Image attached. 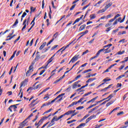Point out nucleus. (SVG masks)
I'll return each instance as SVG.
<instances>
[{
	"mask_svg": "<svg viewBox=\"0 0 128 128\" xmlns=\"http://www.w3.org/2000/svg\"><path fill=\"white\" fill-rule=\"evenodd\" d=\"M112 26V22H109L108 23L106 24L105 26H106V28H108V26Z\"/></svg>",
	"mask_w": 128,
	"mask_h": 128,
	"instance_id": "473e14b6",
	"label": "nucleus"
},
{
	"mask_svg": "<svg viewBox=\"0 0 128 128\" xmlns=\"http://www.w3.org/2000/svg\"><path fill=\"white\" fill-rule=\"evenodd\" d=\"M126 76V75H120L119 76H118L117 78H116V80H120V78H124Z\"/></svg>",
	"mask_w": 128,
	"mask_h": 128,
	"instance_id": "a211bd4d",
	"label": "nucleus"
},
{
	"mask_svg": "<svg viewBox=\"0 0 128 128\" xmlns=\"http://www.w3.org/2000/svg\"><path fill=\"white\" fill-rule=\"evenodd\" d=\"M82 77V75L79 74L75 78V80H78V78H80Z\"/></svg>",
	"mask_w": 128,
	"mask_h": 128,
	"instance_id": "ea45409f",
	"label": "nucleus"
},
{
	"mask_svg": "<svg viewBox=\"0 0 128 128\" xmlns=\"http://www.w3.org/2000/svg\"><path fill=\"white\" fill-rule=\"evenodd\" d=\"M74 42V40L72 41L68 45H67L64 48L62 51V52H64V50H65L66 48H68L70 46V44H72Z\"/></svg>",
	"mask_w": 128,
	"mask_h": 128,
	"instance_id": "9d476101",
	"label": "nucleus"
},
{
	"mask_svg": "<svg viewBox=\"0 0 128 128\" xmlns=\"http://www.w3.org/2000/svg\"><path fill=\"white\" fill-rule=\"evenodd\" d=\"M44 72H46V70H41L40 72V76H42V74H44Z\"/></svg>",
	"mask_w": 128,
	"mask_h": 128,
	"instance_id": "052dcab7",
	"label": "nucleus"
},
{
	"mask_svg": "<svg viewBox=\"0 0 128 128\" xmlns=\"http://www.w3.org/2000/svg\"><path fill=\"white\" fill-rule=\"evenodd\" d=\"M62 80L60 79V78H59L58 80H55L54 82V84H58V82Z\"/></svg>",
	"mask_w": 128,
	"mask_h": 128,
	"instance_id": "49530a36",
	"label": "nucleus"
},
{
	"mask_svg": "<svg viewBox=\"0 0 128 128\" xmlns=\"http://www.w3.org/2000/svg\"><path fill=\"white\" fill-rule=\"evenodd\" d=\"M106 10V8H102V10H100L98 11V14H102V12H104Z\"/></svg>",
	"mask_w": 128,
	"mask_h": 128,
	"instance_id": "ddd939ff",
	"label": "nucleus"
},
{
	"mask_svg": "<svg viewBox=\"0 0 128 128\" xmlns=\"http://www.w3.org/2000/svg\"><path fill=\"white\" fill-rule=\"evenodd\" d=\"M90 20H94V18H96V14H90Z\"/></svg>",
	"mask_w": 128,
	"mask_h": 128,
	"instance_id": "b1692460",
	"label": "nucleus"
},
{
	"mask_svg": "<svg viewBox=\"0 0 128 128\" xmlns=\"http://www.w3.org/2000/svg\"><path fill=\"white\" fill-rule=\"evenodd\" d=\"M30 17L28 16V18L26 20V24L27 26H28V22H30Z\"/></svg>",
	"mask_w": 128,
	"mask_h": 128,
	"instance_id": "a19ab883",
	"label": "nucleus"
},
{
	"mask_svg": "<svg viewBox=\"0 0 128 128\" xmlns=\"http://www.w3.org/2000/svg\"><path fill=\"white\" fill-rule=\"evenodd\" d=\"M124 20H126V15L124 16V17L123 18L122 20L120 21V22H124Z\"/></svg>",
	"mask_w": 128,
	"mask_h": 128,
	"instance_id": "6e6d98bb",
	"label": "nucleus"
},
{
	"mask_svg": "<svg viewBox=\"0 0 128 128\" xmlns=\"http://www.w3.org/2000/svg\"><path fill=\"white\" fill-rule=\"evenodd\" d=\"M86 24H84L81 26L79 29L80 32H82V30H84V28H86Z\"/></svg>",
	"mask_w": 128,
	"mask_h": 128,
	"instance_id": "39448f33",
	"label": "nucleus"
},
{
	"mask_svg": "<svg viewBox=\"0 0 128 128\" xmlns=\"http://www.w3.org/2000/svg\"><path fill=\"white\" fill-rule=\"evenodd\" d=\"M50 103L48 102V103H45L42 104V106H41L42 108H44V106H50Z\"/></svg>",
	"mask_w": 128,
	"mask_h": 128,
	"instance_id": "5701e85b",
	"label": "nucleus"
},
{
	"mask_svg": "<svg viewBox=\"0 0 128 128\" xmlns=\"http://www.w3.org/2000/svg\"><path fill=\"white\" fill-rule=\"evenodd\" d=\"M124 20H126V15L124 16V17L123 18L122 20L120 21V22H124Z\"/></svg>",
	"mask_w": 128,
	"mask_h": 128,
	"instance_id": "4d7b16f0",
	"label": "nucleus"
},
{
	"mask_svg": "<svg viewBox=\"0 0 128 128\" xmlns=\"http://www.w3.org/2000/svg\"><path fill=\"white\" fill-rule=\"evenodd\" d=\"M76 4L72 5V7L70 8V10H74V8H76Z\"/></svg>",
	"mask_w": 128,
	"mask_h": 128,
	"instance_id": "c03bdc74",
	"label": "nucleus"
},
{
	"mask_svg": "<svg viewBox=\"0 0 128 128\" xmlns=\"http://www.w3.org/2000/svg\"><path fill=\"white\" fill-rule=\"evenodd\" d=\"M7 94L8 96H12V91L7 92Z\"/></svg>",
	"mask_w": 128,
	"mask_h": 128,
	"instance_id": "0e129e2a",
	"label": "nucleus"
},
{
	"mask_svg": "<svg viewBox=\"0 0 128 128\" xmlns=\"http://www.w3.org/2000/svg\"><path fill=\"white\" fill-rule=\"evenodd\" d=\"M76 104H78L77 102H73L71 104L68 106V108H72V106H75Z\"/></svg>",
	"mask_w": 128,
	"mask_h": 128,
	"instance_id": "9b49d317",
	"label": "nucleus"
},
{
	"mask_svg": "<svg viewBox=\"0 0 128 128\" xmlns=\"http://www.w3.org/2000/svg\"><path fill=\"white\" fill-rule=\"evenodd\" d=\"M79 56H80V55H76V56H74L72 58V60H70V62L68 63V64H70V62L74 63V62H76V60H78V57Z\"/></svg>",
	"mask_w": 128,
	"mask_h": 128,
	"instance_id": "7ed1b4c3",
	"label": "nucleus"
},
{
	"mask_svg": "<svg viewBox=\"0 0 128 128\" xmlns=\"http://www.w3.org/2000/svg\"><path fill=\"white\" fill-rule=\"evenodd\" d=\"M112 6V2H110L105 6L104 8L107 10L108 8H110Z\"/></svg>",
	"mask_w": 128,
	"mask_h": 128,
	"instance_id": "f8f14e48",
	"label": "nucleus"
},
{
	"mask_svg": "<svg viewBox=\"0 0 128 128\" xmlns=\"http://www.w3.org/2000/svg\"><path fill=\"white\" fill-rule=\"evenodd\" d=\"M38 82H36V83L33 85V87H30V88H29V90H34V87L36 86V84H38Z\"/></svg>",
	"mask_w": 128,
	"mask_h": 128,
	"instance_id": "412c9836",
	"label": "nucleus"
},
{
	"mask_svg": "<svg viewBox=\"0 0 128 128\" xmlns=\"http://www.w3.org/2000/svg\"><path fill=\"white\" fill-rule=\"evenodd\" d=\"M32 44H34V38L32 39V40L30 42V46H32Z\"/></svg>",
	"mask_w": 128,
	"mask_h": 128,
	"instance_id": "e2e57ef3",
	"label": "nucleus"
},
{
	"mask_svg": "<svg viewBox=\"0 0 128 128\" xmlns=\"http://www.w3.org/2000/svg\"><path fill=\"white\" fill-rule=\"evenodd\" d=\"M26 14H26V12H24L23 13V14H22L21 18H24V16H26Z\"/></svg>",
	"mask_w": 128,
	"mask_h": 128,
	"instance_id": "69168bd1",
	"label": "nucleus"
},
{
	"mask_svg": "<svg viewBox=\"0 0 128 128\" xmlns=\"http://www.w3.org/2000/svg\"><path fill=\"white\" fill-rule=\"evenodd\" d=\"M30 10H31L30 13L32 14V12H34V11L36 10V8H34L32 6H31L30 7Z\"/></svg>",
	"mask_w": 128,
	"mask_h": 128,
	"instance_id": "cd10ccee",
	"label": "nucleus"
},
{
	"mask_svg": "<svg viewBox=\"0 0 128 128\" xmlns=\"http://www.w3.org/2000/svg\"><path fill=\"white\" fill-rule=\"evenodd\" d=\"M44 120L46 119H44V117H43L38 122H39L40 124H42V122H44Z\"/></svg>",
	"mask_w": 128,
	"mask_h": 128,
	"instance_id": "c85d7f7f",
	"label": "nucleus"
},
{
	"mask_svg": "<svg viewBox=\"0 0 128 128\" xmlns=\"http://www.w3.org/2000/svg\"><path fill=\"white\" fill-rule=\"evenodd\" d=\"M124 68V65L121 66L119 68L120 70H122Z\"/></svg>",
	"mask_w": 128,
	"mask_h": 128,
	"instance_id": "338daca9",
	"label": "nucleus"
},
{
	"mask_svg": "<svg viewBox=\"0 0 128 128\" xmlns=\"http://www.w3.org/2000/svg\"><path fill=\"white\" fill-rule=\"evenodd\" d=\"M42 88V84H39L36 87H34V90H38V88Z\"/></svg>",
	"mask_w": 128,
	"mask_h": 128,
	"instance_id": "4be33fe9",
	"label": "nucleus"
},
{
	"mask_svg": "<svg viewBox=\"0 0 128 128\" xmlns=\"http://www.w3.org/2000/svg\"><path fill=\"white\" fill-rule=\"evenodd\" d=\"M78 86V82H75L72 86V88H74Z\"/></svg>",
	"mask_w": 128,
	"mask_h": 128,
	"instance_id": "bb28decb",
	"label": "nucleus"
},
{
	"mask_svg": "<svg viewBox=\"0 0 128 128\" xmlns=\"http://www.w3.org/2000/svg\"><path fill=\"white\" fill-rule=\"evenodd\" d=\"M26 22H27L26 19H25L23 22L22 25L26 26Z\"/></svg>",
	"mask_w": 128,
	"mask_h": 128,
	"instance_id": "3c124183",
	"label": "nucleus"
},
{
	"mask_svg": "<svg viewBox=\"0 0 128 128\" xmlns=\"http://www.w3.org/2000/svg\"><path fill=\"white\" fill-rule=\"evenodd\" d=\"M40 58V54L36 55V58L34 60V62H38V60Z\"/></svg>",
	"mask_w": 128,
	"mask_h": 128,
	"instance_id": "6e6552de",
	"label": "nucleus"
},
{
	"mask_svg": "<svg viewBox=\"0 0 128 128\" xmlns=\"http://www.w3.org/2000/svg\"><path fill=\"white\" fill-rule=\"evenodd\" d=\"M26 120H24L22 122L20 123V126H22V128H24V126H26V124H24V122H26Z\"/></svg>",
	"mask_w": 128,
	"mask_h": 128,
	"instance_id": "4468645a",
	"label": "nucleus"
},
{
	"mask_svg": "<svg viewBox=\"0 0 128 128\" xmlns=\"http://www.w3.org/2000/svg\"><path fill=\"white\" fill-rule=\"evenodd\" d=\"M64 116V115L62 114L60 116L58 117V118H56L55 120V122H58V120H60V118H62Z\"/></svg>",
	"mask_w": 128,
	"mask_h": 128,
	"instance_id": "2eb2a0df",
	"label": "nucleus"
},
{
	"mask_svg": "<svg viewBox=\"0 0 128 128\" xmlns=\"http://www.w3.org/2000/svg\"><path fill=\"white\" fill-rule=\"evenodd\" d=\"M84 107V106H80L76 108V110H82Z\"/></svg>",
	"mask_w": 128,
	"mask_h": 128,
	"instance_id": "37998d69",
	"label": "nucleus"
},
{
	"mask_svg": "<svg viewBox=\"0 0 128 128\" xmlns=\"http://www.w3.org/2000/svg\"><path fill=\"white\" fill-rule=\"evenodd\" d=\"M92 72V69H88L84 71L82 73V74H86V72Z\"/></svg>",
	"mask_w": 128,
	"mask_h": 128,
	"instance_id": "2f4dec72",
	"label": "nucleus"
},
{
	"mask_svg": "<svg viewBox=\"0 0 128 128\" xmlns=\"http://www.w3.org/2000/svg\"><path fill=\"white\" fill-rule=\"evenodd\" d=\"M38 115H36V117H35V118H34V120H32V122H36V120H38Z\"/></svg>",
	"mask_w": 128,
	"mask_h": 128,
	"instance_id": "864d4df0",
	"label": "nucleus"
},
{
	"mask_svg": "<svg viewBox=\"0 0 128 128\" xmlns=\"http://www.w3.org/2000/svg\"><path fill=\"white\" fill-rule=\"evenodd\" d=\"M110 80H112V79L104 78V79L103 80V82H110Z\"/></svg>",
	"mask_w": 128,
	"mask_h": 128,
	"instance_id": "de8ad7c7",
	"label": "nucleus"
},
{
	"mask_svg": "<svg viewBox=\"0 0 128 128\" xmlns=\"http://www.w3.org/2000/svg\"><path fill=\"white\" fill-rule=\"evenodd\" d=\"M92 94V92H88L87 94H85L84 95V96H88V94Z\"/></svg>",
	"mask_w": 128,
	"mask_h": 128,
	"instance_id": "680f3d73",
	"label": "nucleus"
},
{
	"mask_svg": "<svg viewBox=\"0 0 128 128\" xmlns=\"http://www.w3.org/2000/svg\"><path fill=\"white\" fill-rule=\"evenodd\" d=\"M112 66H114V65L110 66L108 67V68H107L105 71H104L103 74H104V72H110V68H112Z\"/></svg>",
	"mask_w": 128,
	"mask_h": 128,
	"instance_id": "dca6fc26",
	"label": "nucleus"
},
{
	"mask_svg": "<svg viewBox=\"0 0 128 128\" xmlns=\"http://www.w3.org/2000/svg\"><path fill=\"white\" fill-rule=\"evenodd\" d=\"M94 118V114L90 116L88 118L90 119V120H92Z\"/></svg>",
	"mask_w": 128,
	"mask_h": 128,
	"instance_id": "09e8293b",
	"label": "nucleus"
},
{
	"mask_svg": "<svg viewBox=\"0 0 128 128\" xmlns=\"http://www.w3.org/2000/svg\"><path fill=\"white\" fill-rule=\"evenodd\" d=\"M32 116H34V114H31L26 119V120H28V118H32Z\"/></svg>",
	"mask_w": 128,
	"mask_h": 128,
	"instance_id": "4c0bfd02",
	"label": "nucleus"
},
{
	"mask_svg": "<svg viewBox=\"0 0 128 128\" xmlns=\"http://www.w3.org/2000/svg\"><path fill=\"white\" fill-rule=\"evenodd\" d=\"M78 114V112L73 113V114H72L71 116V118H72V116H76V114Z\"/></svg>",
	"mask_w": 128,
	"mask_h": 128,
	"instance_id": "a18cd8bd",
	"label": "nucleus"
},
{
	"mask_svg": "<svg viewBox=\"0 0 128 128\" xmlns=\"http://www.w3.org/2000/svg\"><path fill=\"white\" fill-rule=\"evenodd\" d=\"M74 122H76V120H72L68 121V122H67V124H72V123Z\"/></svg>",
	"mask_w": 128,
	"mask_h": 128,
	"instance_id": "58836bf2",
	"label": "nucleus"
},
{
	"mask_svg": "<svg viewBox=\"0 0 128 128\" xmlns=\"http://www.w3.org/2000/svg\"><path fill=\"white\" fill-rule=\"evenodd\" d=\"M106 52L104 54H108V52H110L112 50H108V48L105 50Z\"/></svg>",
	"mask_w": 128,
	"mask_h": 128,
	"instance_id": "393cba45",
	"label": "nucleus"
},
{
	"mask_svg": "<svg viewBox=\"0 0 128 128\" xmlns=\"http://www.w3.org/2000/svg\"><path fill=\"white\" fill-rule=\"evenodd\" d=\"M56 118L57 116H55L51 120V122H54V121H56Z\"/></svg>",
	"mask_w": 128,
	"mask_h": 128,
	"instance_id": "f704fd0d",
	"label": "nucleus"
},
{
	"mask_svg": "<svg viewBox=\"0 0 128 128\" xmlns=\"http://www.w3.org/2000/svg\"><path fill=\"white\" fill-rule=\"evenodd\" d=\"M72 114V111L71 110H69L68 112H66V113L63 114V116H68L70 114Z\"/></svg>",
	"mask_w": 128,
	"mask_h": 128,
	"instance_id": "f3484780",
	"label": "nucleus"
},
{
	"mask_svg": "<svg viewBox=\"0 0 128 128\" xmlns=\"http://www.w3.org/2000/svg\"><path fill=\"white\" fill-rule=\"evenodd\" d=\"M88 116H90V114H87L82 118V120H86V118H88Z\"/></svg>",
	"mask_w": 128,
	"mask_h": 128,
	"instance_id": "79ce46f5",
	"label": "nucleus"
},
{
	"mask_svg": "<svg viewBox=\"0 0 128 128\" xmlns=\"http://www.w3.org/2000/svg\"><path fill=\"white\" fill-rule=\"evenodd\" d=\"M98 98V96H96L94 98H92L91 100L87 102V104H90V102H94L96 100V98Z\"/></svg>",
	"mask_w": 128,
	"mask_h": 128,
	"instance_id": "0eeeda50",
	"label": "nucleus"
},
{
	"mask_svg": "<svg viewBox=\"0 0 128 128\" xmlns=\"http://www.w3.org/2000/svg\"><path fill=\"white\" fill-rule=\"evenodd\" d=\"M19 104H14L10 106L8 109V110H10L12 112V110H14V112H16V109L18 108V106H18Z\"/></svg>",
	"mask_w": 128,
	"mask_h": 128,
	"instance_id": "f03ea898",
	"label": "nucleus"
},
{
	"mask_svg": "<svg viewBox=\"0 0 128 128\" xmlns=\"http://www.w3.org/2000/svg\"><path fill=\"white\" fill-rule=\"evenodd\" d=\"M84 100V98H81L80 100H78L77 102L78 104L80 103V102H82V100Z\"/></svg>",
	"mask_w": 128,
	"mask_h": 128,
	"instance_id": "c9c22d12",
	"label": "nucleus"
},
{
	"mask_svg": "<svg viewBox=\"0 0 128 128\" xmlns=\"http://www.w3.org/2000/svg\"><path fill=\"white\" fill-rule=\"evenodd\" d=\"M64 94H66L63 93V94H62L58 95V96L56 98V99L58 100V98H62V96H64Z\"/></svg>",
	"mask_w": 128,
	"mask_h": 128,
	"instance_id": "aec40b11",
	"label": "nucleus"
},
{
	"mask_svg": "<svg viewBox=\"0 0 128 128\" xmlns=\"http://www.w3.org/2000/svg\"><path fill=\"white\" fill-rule=\"evenodd\" d=\"M114 98V95L112 94H110L106 98Z\"/></svg>",
	"mask_w": 128,
	"mask_h": 128,
	"instance_id": "774afa93",
	"label": "nucleus"
},
{
	"mask_svg": "<svg viewBox=\"0 0 128 128\" xmlns=\"http://www.w3.org/2000/svg\"><path fill=\"white\" fill-rule=\"evenodd\" d=\"M56 56V54H54L48 60V64H50L52 62V60H54V58Z\"/></svg>",
	"mask_w": 128,
	"mask_h": 128,
	"instance_id": "1a4fd4ad",
	"label": "nucleus"
},
{
	"mask_svg": "<svg viewBox=\"0 0 128 128\" xmlns=\"http://www.w3.org/2000/svg\"><path fill=\"white\" fill-rule=\"evenodd\" d=\"M58 45H55V46H52V47L51 48V50H54V48H58Z\"/></svg>",
	"mask_w": 128,
	"mask_h": 128,
	"instance_id": "e433bc0d",
	"label": "nucleus"
},
{
	"mask_svg": "<svg viewBox=\"0 0 128 128\" xmlns=\"http://www.w3.org/2000/svg\"><path fill=\"white\" fill-rule=\"evenodd\" d=\"M100 51L99 50L96 55V58H98L100 56Z\"/></svg>",
	"mask_w": 128,
	"mask_h": 128,
	"instance_id": "5fc2aeb1",
	"label": "nucleus"
},
{
	"mask_svg": "<svg viewBox=\"0 0 128 128\" xmlns=\"http://www.w3.org/2000/svg\"><path fill=\"white\" fill-rule=\"evenodd\" d=\"M20 36H19L17 39H16L14 42V44H16V42H18V40H20Z\"/></svg>",
	"mask_w": 128,
	"mask_h": 128,
	"instance_id": "8fccbe9b",
	"label": "nucleus"
},
{
	"mask_svg": "<svg viewBox=\"0 0 128 128\" xmlns=\"http://www.w3.org/2000/svg\"><path fill=\"white\" fill-rule=\"evenodd\" d=\"M120 14H117L113 18L110 19V20H109V22H112L114 21L115 20H116L118 18H120Z\"/></svg>",
	"mask_w": 128,
	"mask_h": 128,
	"instance_id": "20e7f679",
	"label": "nucleus"
},
{
	"mask_svg": "<svg viewBox=\"0 0 128 128\" xmlns=\"http://www.w3.org/2000/svg\"><path fill=\"white\" fill-rule=\"evenodd\" d=\"M116 88H122V84H117Z\"/></svg>",
	"mask_w": 128,
	"mask_h": 128,
	"instance_id": "bf43d9fd",
	"label": "nucleus"
},
{
	"mask_svg": "<svg viewBox=\"0 0 128 128\" xmlns=\"http://www.w3.org/2000/svg\"><path fill=\"white\" fill-rule=\"evenodd\" d=\"M88 52H89V51H88V50H86V51H84V52H83L82 56H84V54H88Z\"/></svg>",
	"mask_w": 128,
	"mask_h": 128,
	"instance_id": "603ef678",
	"label": "nucleus"
},
{
	"mask_svg": "<svg viewBox=\"0 0 128 128\" xmlns=\"http://www.w3.org/2000/svg\"><path fill=\"white\" fill-rule=\"evenodd\" d=\"M100 126H102V124H100V125L96 124L94 128H100Z\"/></svg>",
	"mask_w": 128,
	"mask_h": 128,
	"instance_id": "13d9d810",
	"label": "nucleus"
},
{
	"mask_svg": "<svg viewBox=\"0 0 128 128\" xmlns=\"http://www.w3.org/2000/svg\"><path fill=\"white\" fill-rule=\"evenodd\" d=\"M114 101H110L109 102L107 103L106 104V106H110V104H114Z\"/></svg>",
	"mask_w": 128,
	"mask_h": 128,
	"instance_id": "6ab92c4d",
	"label": "nucleus"
},
{
	"mask_svg": "<svg viewBox=\"0 0 128 128\" xmlns=\"http://www.w3.org/2000/svg\"><path fill=\"white\" fill-rule=\"evenodd\" d=\"M96 104H94L90 106L89 107H88L86 108V110H89V108H94V106H96Z\"/></svg>",
	"mask_w": 128,
	"mask_h": 128,
	"instance_id": "a878e982",
	"label": "nucleus"
},
{
	"mask_svg": "<svg viewBox=\"0 0 128 128\" xmlns=\"http://www.w3.org/2000/svg\"><path fill=\"white\" fill-rule=\"evenodd\" d=\"M46 42H44L39 48V50H42V48H44V46H46Z\"/></svg>",
	"mask_w": 128,
	"mask_h": 128,
	"instance_id": "423d86ee",
	"label": "nucleus"
},
{
	"mask_svg": "<svg viewBox=\"0 0 128 128\" xmlns=\"http://www.w3.org/2000/svg\"><path fill=\"white\" fill-rule=\"evenodd\" d=\"M118 54H124V50H122V51H119L118 52Z\"/></svg>",
	"mask_w": 128,
	"mask_h": 128,
	"instance_id": "72a5a7b5",
	"label": "nucleus"
},
{
	"mask_svg": "<svg viewBox=\"0 0 128 128\" xmlns=\"http://www.w3.org/2000/svg\"><path fill=\"white\" fill-rule=\"evenodd\" d=\"M18 24V20L16 19L15 22L13 24L12 26L13 27L16 26V24Z\"/></svg>",
	"mask_w": 128,
	"mask_h": 128,
	"instance_id": "c756f323",
	"label": "nucleus"
},
{
	"mask_svg": "<svg viewBox=\"0 0 128 128\" xmlns=\"http://www.w3.org/2000/svg\"><path fill=\"white\" fill-rule=\"evenodd\" d=\"M88 32V30H86L85 32H82L81 34L84 36V34H86Z\"/></svg>",
	"mask_w": 128,
	"mask_h": 128,
	"instance_id": "7c9ffc66",
	"label": "nucleus"
},
{
	"mask_svg": "<svg viewBox=\"0 0 128 128\" xmlns=\"http://www.w3.org/2000/svg\"><path fill=\"white\" fill-rule=\"evenodd\" d=\"M32 72H34V66L32 64L30 65L28 68V70L26 73V76H30Z\"/></svg>",
	"mask_w": 128,
	"mask_h": 128,
	"instance_id": "f257e3e1",
	"label": "nucleus"
}]
</instances>
